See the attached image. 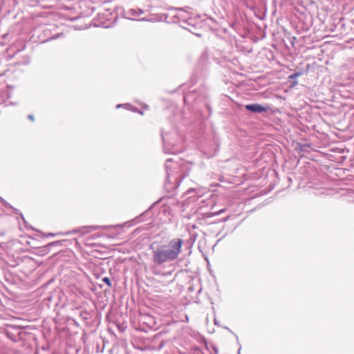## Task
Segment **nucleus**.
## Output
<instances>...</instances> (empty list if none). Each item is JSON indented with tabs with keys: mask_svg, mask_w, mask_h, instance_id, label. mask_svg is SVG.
I'll use <instances>...</instances> for the list:
<instances>
[{
	"mask_svg": "<svg viewBox=\"0 0 354 354\" xmlns=\"http://www.w3.org/2000/svg\"><path fill=\"white\" fill-rule=\"evenodd\" d=\"M54 234H46L45 235V237H48V236H53Z\"/></svg>",
	"mask_w": 354,
	"mask_h": 354,
	"instance_id": "f8f14e48",
	"label": "nucleus"
},
{
	"mask_svg": "<svg viewBox=\"0 0 354 354\" xmlns=\"http://www.w3.org/2000/svg\"><path fill=\"white\" fill-rule=\"evenodd\" d=\"M131 12L133 16H138L143 12L142 10H139L138 11L136 10H131Z\"/></svg>",
	"mask_w": 354,
	"mask_h": 354,
	"instance_id": "6e6552de",
	"label": "nucleus"
},
{
	"mask_svg": "<svg viewBox=\"0 0 354 354\" xmlns=\"http://www.w3.org/2000/svg\"><path fill=\"white\" fill-rule=\"evenodd\" d=\"M178 151V149H168L167 151H166V152L167 153H177Z\"/></svg>",
	"mask_w": 354,
	"mask_h": 354,
	"instance_id": "9d476101",
	"label": "nucleus"
},
{
	"mask_svg": "<svg viewBox=\"0 0 354 354\" xmlns=\"http://www.w3.org/2000/svg\"><path fill=\"white\" fill-rule=\"evenodd\" d=\"M100 227V226H97V225H91V226L85 227H84V229H87L88 230L83 232V233L91 232V231L97 230Z\"/></svg>",
	"mask_w": 354,
	"mask_h": 354,
	"instance_id": "20e7f679",
	"label": "nucleus"
},
{
	"mask_svg": "<svg viewBox=\"0 0 354 354\" xmlns=\"http://www.w3.org/2000/svg\"><path fill=\"white\" fill-rule=\"evenodd\" d=\"M177 137V133L174 132L170 134L168 132L162 133V138L164 143L165 149L167 150V147H174L178 144V140L176 139Z\"/></svg>",
	"mask_w": 354,
	"mask_h": 354,
	"instance_id": "f03ea898",
	"label": "nucleus"
},
{
	"mask_svg": "<svg viewBox=\"0 0 354 354\" xmlns=\"http://www.w3.org/2000/svg\"><path fill=\"white\" fill-rule=\"evenodd\" d=\"M245 108L246 110L249 111L258 113H263L267 111L266 107H264L262 105L257 103L247 104L245 106Z\"/></svg>",
	"mask_w": 354,
	"mask_h": 354,
	"instance_id": "7ed1b4c3",
	"label": "nucleus"
},
{
	"mask_svg": "<svg viewBox=\"0 0 354 354\" xmlns=\"http://www.w3.org/2000/svg\"><path fill=\"white\" fill-rule=\"evenodd\" d=\"M122 106H123V105H122V104H118V105H117V106H116V107H117V108H120V107H121Z\"/></svg>",
	"mask_w": 354,
	"mask_h": 354,
	"instance_id": "2eb2a0df",
	"label": "nucleus"
},
{
	"mask_svg": "<svg viewBox=\"0 0 354 354\" xmlns=\"http://www.w3.org/2000/svg\"><path fill=\"white\" fill-rule=\"evenodd\" d=\"M171 161V159H167V162L165 163V169L167 171V178L168 179H169V163Z\"/></svg>",
	"mask_w": 354,
	"mask_h": 354,
	"instance_id": "423d86ee",
	"label": "nucleus"
},
{
	"mask_svg": "<svg viewBox=\"0 0 354 354\" xmlns=\"http://www.w3.org/2000/svg\"><path fill=\"white\" fill-rule=\"evenodd\" d=\"M102 281L107 284L109 287H111V281L109 277H104Z\"/></svg>",
	"mask_w": 354,
	"mask_h": 354,
	"instance_id": "0eeeda50",
	"label": "nucleus"
},
{
	"mask_svg": "<svg viewBox=\"0 0 354 354\" xmlns=\"http://www.w3.org/2000/svg\"><path fill=\"white\" fill-rule=\"evenodd\" d=\"M300 75H301V73H294V74L290 75L289 76V78H290V79H295V78H296V77H299Z\"/></svg>",
	"mask_w": 354,
	"mask_h": 354,
	"instance_id": "1a4fd4ad",
	"label": "nucleus"
},
{
	"mask_svg": "<svg viewBox=\"0 0 354 354\" xmlns=\"http://www.w3.org/2000/svg\"><path fill=\"white\" fill-rule=\"evenodd\" d=\"M224 212V209H221V211H219L218 212H217V214H221V213H222V212Z\"/></svg>",
	"mask_w": 354,
	"mask_h": 354,
	"instance_id": "ddd939ff",
	"label": "nucleus"
},
{
	"mask_svg": "<svg viewBox=\"0 0 354 354\" xmlns=\"http://www.w3.org/2000/svg\"><path fill=\"white\" fill-rule=\"evenodd\" d=\"M57 245H61V241H57L48 243L46 244V250L50 249L52 246Z\"/></svg>",
	"mask_w": 354,
	"mask_h": 354,
	"instance_id": "39448f33",
	"label": "nucleus"
},
{
	"mask_svg": "<svg viewBox=\"0 0 354 354\" xmlns=\"http://www.w3.org/2000/svg\"><path fill=\"white\" fill-rule=\"evenodd\" d=\"M145 20H147L145 18H142L140 19V21H145Z\"/></svg>",
	"mask_w": 354,
	"mask_h": 354,
	"instance_id": "a211bd4d",
	"label": "nucleus"
},
{
	"mask_svg": "<svg viewBox=\"0 0 354 354\" xmlns=\"http://www.w3.org/2000/svg\"><path fill=\"white\" fill-rule=\"evenodd\" d=\"M215 354H218V350L216 348H214Z\"/></svg>",
	"mask_w": 354,
	"mask_h": 354,
	"instance_id": "4468645a",
	"label": "nucleus"
},
{
	"mask_svg": "<svg viewBox=\"0 0 354 354\" xmlns=\"http://www.w3.org/2000/svg\"><path fill=\"white\" fill-rule=\"evenodd\" d=\"M28 118L31 120V121H34L35 120V118L32 115H28Z\"/></svg>",
	"mask_w": 354,
	"mask_h": 354,
	"instance_id": "9b49d317",
	"label": "nucleus"
},
{
	"mask_svg": "<svg viewBox=\"0 0 354 354\" xmlns=\"http://www.w3.org/2000/svg\"><path fill=\"white\" fill-rule=\"evenodd\" d=\"M214 324H215L216 325V324H218L217 321H216V319H214Z\"/></svg>",
	"mask_w": 354,
	"mask_h": 354,
	"instance_id": "f3484780",
	"label": "nucleus"
},
{
	"mask_svg": "<svg viewBox=\"0 0 354 354\" xmlns=\"http://www.w3.org/2000/svg\"><path fill=\"white\" fill-rule=\"evenodd\" d=\"M124 106H129V104H124Z\"/></svg>",
	"mask_w": 354,
	"mask_h": 354,
	"instance_id": "6ab92c4d",
	"label": "nucleus"
},
{
	"mask_svg": "<svg viewBox=\"0 0 354 354\" xmlns=\"http://www.w3.org/2000/svg\"><path fill=\"white\" fill-rule=\"evenodd\" d=\"M133 111H135V112H137V111H138V110H137V109H136V108L133 109Z\"/></svg>",
	"mask_w": 354,
	"mask_h": 354,
	"instance_id": "dca6fc26",
	"label": "nucleus"
},
{
	"mask_svg": "<svg viewBox=\"0 0 354 354\" xmlns=\"http://www.w3.org/2000/svg\"><path fill=\"white\" fill-rule=\"evenodd\" d=\"M184 241L180 238L171 239L168 244L162 245L152 250V261L156 265H162L176 259L182 251Z\"/></svg>",
	"mask_w": 354,
	"mask_h": 354,
	"instance_id": "f257e3e1",
	"label": "nucleus"
}]
</instances>
